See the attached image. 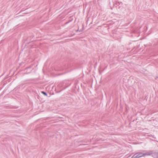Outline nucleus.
<instances>
[{
	"label": "nucleus",
	"instance_id": "nucleus-1",
	"mask_svg": "<svg viewBox=\"0 0 158 158\" xmlns=\"http://www.w3.org/2000/svg\"><path fill=\"white\" fill-rule=\"evenodd\" d=\"M153 153V151H149L148 152L144 153H142L141 152H139L138 153V155H137L136 154H134L131 158H139L145 155H150Z\"/></svg>",
	"mask_w": 158,
	"mask_h": 158
},
{
	"label": "nucleus",
	"instance_id": "nucleus-2",
	"mask_svg": "<svg viewBox=\"0 0 158 158\" xmlns=\"http://www.w3.org/2000/svg\"><path fill=\"white\" fill-rule=\"evenodd\" d=\"M41 93L42 94H43L45 96H47L48 94H47V93L46 92H44V91H42L41 92Z\"/></svg>",
	"mask_w": 158,
	"mask_h": 158
},
{
	"label": "nucleus",
	"instance_id": "nucleus-3",
	"mask_svg": "<svg viewBox=\"0 0 158 158\" xmlns=\"http://www.w3.org/2000/svg\"><path fill=\"white\" fill-rule=\"evenodd\" d=\"M82 31V30H79V29H77V30H75V31H76V32H77V31H80V32H81V31Z\"/></svg>",
	"mask_w": 158,
	"mask_h": 158
},
{
	"label": "nucleus",
	"instance_id": "nucleus-4",
	"mask_svg": "<svg viewBox=\"0 0 158 158\" xmlns=\"http://www.w3.org/2000/svg\"><path fill=\"white\" fill-rule=\"evenodd\" d=\"M74 33L73 35H72V36L73 35H74Z\"/></svg>",
	"mask_w": 158,
	"mask_h": 158
}]
</instances>
